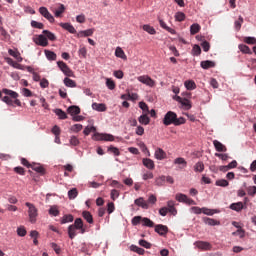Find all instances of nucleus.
Here are the masks:
<instances>
[{
	"label": "nucleus",
	"mask_w": 256,
	"mask_h": 256,
	"mask_svg": "<svg viewBox=\"0 0 256 256\" xmlns=\"http://www.w3.org/2000/svg\"><path fill=\"white\" fill-rule=\"evenodd\" d=\"M185 123V118H177V114L173 111H168L163 118V124L166 125V127H169V125H175L178 127L179 125H185Z\"/></svg>",
	"instance_id": "1"
},
{
	"label": "nucleus",
	"mask_w": 256,
	"mask_h": 256,
	"mask_svg": "<svg viewBox=\"0 0 256 256\" xmlns=\"http://www.w3.org/2000/svg\"><path fill=\"white\" fill-rule=\"evenodd\" d=\"M77 231L83 235L85 233V225L83 224V219L76 218L74 224L68 227V236L70 239H75L77 237Z\"/></svg>",
	"instance_id": "2"
},
{
	"label": "nucleus",
	"mask_w": 256,
	"mask_h": 256,
	"mask_svg": "<svg viewBox=\"0 0 256 256\" xmlns=\"http://www.w3.org/2000/svg\"><path fill=\"white\" fill-rule=\"evenodd\" d=\"M26 207H28V215L30 219V223H36L37 221V207L35 205L31 204L30 202L25 203Z\"/></svg>",
	"instance_id": "3"
},
{
	"label": "nucleus",
	"mask_w": 256,
	"mask_h": 256,
	"mask_svg": "<svg viewBox=\"0 0 256 256\" xmlns=\"http://www.w3.org/2000/svg\"><path fill=\"white\" fill-rule=\"evenodd\" d=\"M57 65L59 69L66 75V77H75V74L73 73V70L67 66V64L63 61H58Z\"/></svg>",
	"instance_id": "4"
},
{
	"label": "nucleus",
	"mask_w": 256,
	"mask_h": 256,
	"mask_svg": "<svg viewBox=\"0 0 256 256\" xmlns=\"http://www.w3.org/2000/svg\"><path fill=\"white\" fill-rule=\"evenodd\" d=\"M175 199L179 203H186V205H196L195 200L188 198V196L183 193H177Z\"/></svg>",
	"instance_id": "5"
},
{
	"label": "nucleus",
	"mask_w": 256,
	"mask_h": 256,
	"mask_svg": "<svg viewBox=\"0 0 256 256\" xmlns=\"http://www.w3.org/2000/svg\"><path fill=\"white\" fill-rule=\"evenodd\" d=\"M39 13H40V15H42V17L47 19V21H49V23H55V17H53V14L49 12L47 7H40Z\"/></svg>",
	"instance_id": "6"
},
{
	"label": "nucleus",
	"mask_w": 256,
	"mask_h": 256,
	"mask_svg": "<svg viewBox=\"0 0 256 256\" xmlns=\"http://www.w3.org/2000/svg\"><path fill=\"white\" fill-rule=\"evenodd\" d=\"M95 141H115V136L111 134H94Z\"/></svg>",
	"instance_id": "7"
},
{
	"label": "nucleus",
	"mask_w": 256,
	"mask_h": 256,
	"mask_svg": "<svg viewBox=\"0 0 256 256\" xmlns=\"http://www.w3.org/2000/svg\"><path fill=\"white\" fill-rule=\"evenodd\" d=\"M33 41L36 45H39L40 47H47V45H49V41L44 34L38 35L36 38L33 39Z\"/></svg>",
	"instance_id": "8"
},
{
	"label": "nucleus",
	"mask_w": 256,
	"mask_h": 256,
	"mask_svg": "<svg viewBox=\"0 0 256 256\" xmlns=\"http://www.w3.org/2000/svg\"><path fill=\"white\" fill-rule=\"evenodd\" d=\"M138 81L148 87H155V80L151 79L148 75L139 76Z\"/></svg>",
	"instance_id": "9"
},
{
	"label": "nucleus",
	"mask_w": 256,
	"mask_h": 256,
	"mask_svg": "<svg viewBox=\"0 0 256 256\" xmlns=\"http://www.w3.org/2000/svg\"><path fill=\"white\" fill-rule=\"evenodd\" d=\"M195 245L198 249H201L202 251H211L213 247L211 243L205 241H197L195 242Z\"/></svg>",
	"instance_id": "10"
},
{
	"label": "nucleus",
	"mask_w": 256,
	"mask_h": 256,
	"mask_svg": "<svg viewBox=\"0 0 256 256\" xmlns=\"http://www.w3.org/2000/svg\"><path fill=\"white\" fill-rule=\"evenodd\" d=\"M155 232L161 236L167 235V233L169 232V228H167V226H165L163 224H158L155 226Z\"/></svg>",
	"instance_id": "11"
},
{
	"label": "nucleus",
	"mask_w": 256,
	"mask_h": 256,
	"mask_svg": "<svg viewBox=\"0 0 256 256\" xmlns=\"http://www.w3.org/2000/svg\"><path fill=\"white\" fill-rule=\"evenodd\" d=\"M213 145L219 153H226L227 151V146L224 145L223 143L219 142V140H214Z\"/></svg>",
	"instance_id": "12"
},
{
	"label": "nucleus",
	"mask_w": 256,
	"mask_h": 256,
	"mask_svg": "<svg viewBox=\"0 0 256 256\" xmlns=\"http://www.w3.org/2000/svg\"><path fill=\"white\" fill-rule=\"evenodd\" d=\"M134 203L137 205V207H141L142 209H149V203H147L143 197L137 198Z\"/></svg>",
	"instance_id": "13"
},
{
	"label": "nucleus",
	"mask_w": 256,
	"mask_h": 256,
	"mask_svg": "<svg viewBox=\"0 0 256 256\" xmlns=\"http://www.w3.org/2000/svg\"><path fill=\"white\" fill-rule=\"evenodd\" d=\"M230 209H232V211H237V213H240V211H243V209H247V206H245L243 202H237L232 203L230 205Z\"/></svg>",
	"instance_id": "14"
},
{
	"label": "nucleus",
	"mask_w": 256,
	"mask_h": 256,
	"mask_svg": "<svg viewBox=\"0 0 256 256\" xmlns=\"http://www.w3.org/2000/svg\"><path fill=\"white\" fill-rule=\"evenodd\" d=\"M60 27H62V29H65V31H68V33H71L72 35H75V33H77V30L73 25H71V23H60Z\"/></svg>",
	"instance_id": "15"
},
{
	"label": "nucleus",
	"mask_w": 256,
	"mask_h": 256,
	"mask_svg": "<svg viewBox=\"0 0 256 256\" xmlns=\"http://www.w3.org/2000/svg\"><path fill=\"white\" fill-rule=\"evenodd\" d=\"M142 163L144 167H146V169H149L150 171H153V169H155V162L150 158H144L142 160Z\"/></svg>",
	"instance_id": "16"
},
{
	"label": "nucleus",
	"mask_w": 256,
	"mask_h": 256,
	"mask_svg": "<svg viewBox=\"0 0 256 256\" xmlns=\"http://www.w3.org/2000/svg\"><path fill=\"white\" fill-rule=\"evenodd\" d=\"M167 209H168V213H170L174 217H175V215H177V208H175V201H173V200L168 201Z\"/></svg>",
	"instance_id": "17"
},
{
	"label": "nucleus",
	"mask_w": 256,
	"mask_h": 256,
	"mask_svg": "<svg viewBox=\"0 0 256 256\" xmlns=\"http://www.w3.org/2000/svg\"><path fill=\"white\" fill-rule=\"evenodd\" d=\"M155 158L158 159V161H163V159H167V153L163 151V149L158 148L155 151Z\"/></svg>",
	"instance_id": "18"
},
{
	"label": "nucleus",
	"mask_w": 256,
	"mask_h": 256,
	"mask_svg": "<svg viewBox=\"0 0 256 256\" xmlns=\"http://www.w3.org/2000/svg\"><path fill=\"white\" fill-rule=\"evenodd\" d=\"M92 109H94V111L104 112L107 111V106L103 103L94 102L92 104Z\"/></svg>",
	"instance_id": "19"
},
{
	"label": "nucleus",
	"mask_w": 256,
	"mask_h": 256,
	"mask_svg": "<svg viewBox=\"0 0 256 256\" xmlns=\"http://www.w3.org/2000/svg\"><path fill=\"white\" fill-rule=\"evenodd\" d=\"M174 165H180L179 169H185L187 167V161L183 157H178L174 160Z\"/></svg>",
	"instance_id": "20"
},
{
	"label": "nucleus",
	"mask_w": 256,
	"mask_h": 256,
	"mask_svg": "<svg viewBox=\"0 0 256 256\" xmlns=\"http://www.w3.org/2000/svg\"><path fill=\"white\" fill-rule=\"evenodd\" d=\"M2 93H4V95H8V97H10L11 99H17V97H19V93L13 90H9L7 88H3Z\"/></svg>",
	"instance_id": "21"
},
{
	"label": "nucleus",
	"mask_w": 256,
	"mask_h": 256,
	"mask_svg": "<svg viewBox=\"0 0 256 256\" xmlns=\"http://www.w3.org/2000/svg\"><path fill=\"white\" fill-rule=\"evenodd\" d=\"M9 55H11V57H14L18 63H21V61H23V57H21V53L19 51H14L13 49H9L8 50Z\"/></svg>",
	"instance_id": "22"
},
{
	"label": "nucleus",
	"mask_w": 256,
	"mask_h": 256,
	"mask_svg": "<svg viewBox=\"0 0 256 256\" xmlns=\"http://www.w3.org/2000/svg\"><path fill=\"white\" fill-rule=\"evenodd\" d=\"M138 121H139L140 125H149V123H151V118H149V116H147V114H142L138 118Z\"/></svg>",
	"instance_id": "23"
},
{
	"label": "nucleus",
	"mask_w": 256,
	"mask_h": 256,
	"mask_svg": "<svg viewBox=\"0 0 256 256\" xmlns=\"http://www.w3.org/2000/svg\"><path fill=\"white\" fill-rule=\"evenodd\" d=\"M42 33L44 37H46V39H48L49 41H57V36L53 32L49 30H43Z\"/></svg>",
	"instance_id": "24"
},
{
	"label": "nucleus",
	"mask_w": 256,
	"mask_h": 256,
	"mask_svg": "<svg viewBox=\"0 0 256 256\" xmlns=\"http://www.w3.org/2000/svg\"><path fill=\"white\" fill-rule=\"evenodd\" d=\"M115 55L119 58V59H123L124 61H127V55L125 54V51H123V49L121 47H117L115 50Z\"/></svg>",
	"instance_id": "25"
},
{
	"label": "nucleus",
	"mask_w": 256,
	"mask_h": 256,
	"mask_svg": "<svg viewBox=\"0 0 256 256\" xmlns=\"http://www.w3.org/2000/svg\"><path fill=\"white\" fill-rule=\"evenodd\" d=\"M159 24H160V27H162V29H165V31H168V33H171V35H175V29L167 26V23H165V21L163 20H159Z\"/></svg>",
	"instance_id": "26"
},
{
	"label": "nucleus",
	"mask_w": 256,
	"mask_h": 256,
	"mask_svg": "<svg viewBox=\"0 0 256 256\" xmlns=\"http://www.w3.org/2000/svg\"><path fill=\"white\" fill-rule=\"evenodd\" d=\"M95 33V29L91 28L88 30H83L78 33V37H91Z\"/></svg>",
	"instance_id": "27"
},
{
	"label": "nucleus",
	"mask_w": 256,
	"mask_h": 256,
	"mask_svg": "<svg viewBox=\"0 0 256 256\" xmlns=\"http://www.w3.org/2000/svg\"><path fill=\"white\" fill-rule=\"evenodd\" d=\"M67 111L72 116L79 115V113H81V108H79V106H70Z\"/></svg>",
	"instance_id": "28"
},
{
	"label": "nucleus",
	"mask_w": 256,
	"mask_h": 256,
	"mask_svg": "<svg viewBox=\"0 0 256 256\" xmlns=\"http://www.w3.org/2000/svg\"><path fill=\"white\" fill-rule=\"evenodd\" d=\"M202 69H211L213 67H215V62L211 61V60H206V61H202L200 63Z\"/></svg>",
	"instance_id": "29"
},
{
	"label": "nucleus",
	"mask_w": 256,
	"mask_h": 256,
	"mask_svg": "<svg viewBox=\"0 0 256 256\" xmlns=\"http://www.w3.org/2000/svg\"><path fill=\"white\" fill-rule=\"evenodd\" d=\"M82 217H84L85 221L89 223L90 225H93V215H91V212L89 211H83Z\"/></svg>",
	"instance_id": "30"
},
{
	"label": "nucleus",
	"mask_w": 256,
	"mask_h": 256,
	"mask_svg": "<svg viewBox=\"0 0 256 256\" xmlns=\"http://www.w3.org/2000/svg\"><path fill=\"white\" fill-rule=\"evenodd\" d=\"M45 55L48 61H57V54L51 50H45Z\"/></svg>",
	"instance_id": "31"
},
{
	"label": "nucleus",
	"mask_w": 256,
	"mask_h": 256,
	"mask_svg": "<svg viewBox=\"0 0 256 256\" xmlns=\"http://www.w3.org/2000/svg\"><path fill=\"white\" fill-rule=\"evenodd\" d=\"M73 215L71 214H67V215H64L62 218H61V225H65V223H73Z\"/></svg>",
	"instance_id": "32"
},
{
	"label": "nucleus",
	"mask_w": 256,
	"mask_h": 256,
	"mask_svg": "<svg viewBox=\"0 0 256 256\" xmlns=\"http://www.w3.org/2000/svg\"><path fill=\"white\" fill-rule=\"evenodd\" d=\"M180 104L182 105L183 109H185L186 111H189V109L193 107V105H191V102L187 98H183Z\"/></svg>",
	"instance_id": "33"
},
{
	"label": "nucleus",
	"mask_w": 256,
	"mask_h": 256,
	"mask_svg": "<svg viewBox=\"0 0 256 256\" xmlns=\"http://www.w3.org/2000/svg\"><path fill=\"white\" fill-rule=\"evenodd\" d=\"M204 223L206 225H210L211 227H215V225H221V223L213 218H204Z\"/></svg>",
	"instance_id": "34"
},
{
	"label": "nucleus",
	"mask_w": 256,
	"mask_h": 256,
	"mask_svg": "<svg viewBox=\"0 0 256 256\" xmlns=\"http://www.w3.org/2000/svg\"><path fill=\"white\" fill-rule=\"evenodd\" d=\"M142 226L143 227H155V223L147 217H144V218L142 217Z\"/></svg>",
	"instance_id": "35"
},
{
	"label": "nucleus",
	"mask_w": 256,
	"mask_h": 256,
	"mask_svg": "<svg viewBox=\"0 0 256 256\" xmlns=\"http://www.w3.org/2000/svg\"><path fill=\"white\" fill-rule=\"evenodd\" d=\"M186 89H188V91H193V89L197 88V85L195 84V81L193 80H187L184 83Z\"/></svg>",
	"instance_id": "36"
},
{
	"label": "nucleus",
	"mask_w": 256,
	"mask_h": 256,
	"mask_svg": "<svg viewBox=\"0 0 256 256\" xmlns=\"http://www.w3.org/2000/svg\"><path fill=\"white\" fill-rule=\"evenodd\" d=\"M194 171L196 173H203V171H205V164H203V162H197L194 165Z\"/></svg>",
	"instance_id": "37"
},
{
	"label": "nucleus",
	"mask_w": 256,
	"mask_h": 256,
	"mask_svg": "<svg viewBox=\"0 0 256 256\" xmlns=\"http://www.w3.org/2000/svg\"><path fill=\"white\" fill-rule=\"evenodd\" d=\"M199 31H201V25L195 23L190 26V33L192 35H197V33H199Z\"/></svg>",
	"instance_id": "38"
},
{
	"label": "nucleus",
	"mask_w": 256,
	"mask_h": 256,
	"mask_svg": "<svg viewBox=\"0 0 256 256\" xmlns=\"http://www.w3.org/2000/svg\"><path fill=\"white\" fill-rule=\"evenodd\" d=\"M130 251H133L134 253H137L138 255H145V249L139 248L136 245H131Z\"/></svg>",
	"instance_id": "39"
},
{
	"label": "nucleus",
	"mask_w": 256,
	"mask_h": 256,
	"mask_svg": "<svg viewBox=\"0 0 256 256\" xmlns=\"http://www.w3.org/2000/svg\"><path fill=\"white\" fill-rule=\"evenodd\" d=\"M64 13H65V5L60 4V6L55 10L54 15L55 17L59 18Z\"/></svg>",
	"instance_id": "40"
},
{
	"label": "nucleus",
	"mask_w": 256,
	"mask_h": 256,
	"mask_svg": "<svg viewBox=\"0 0 256 256\" xmlns=\"http://www.w3.org/2000/svg\"><path fill=\"white\" fill-rule=\"evenodd\" d=\"M64 85L66 87H77V83L74 80H71V78H64Z\"/></svg>",
	"instance_id": "41"
},
{
	"label": "nucleus",
	"mask_w": 256,
	"mask_h": 256,
	"mask_svg": "<svg viewBox=\"0 0 256 256\" xmlns=\"http://www.w3.org/2000/svg\"><path fill=\"white\" fill-rule=\"evenodd\" d=\"M108 153H112L113 155H115V157H119V155H121L119 148L115 146L108 147Z\"/></svg>",
	"instance_id": "42"
},
{
	"label": "nucleus",
	"mask_w": 256,
	"mask_h": 256,
	"mask_svg": "<svg viewBox=\"0 0 256 256\" xmlns=\"http://www.w3.org/2000/svg\"><path fill=\"white\" fill-rule=\"evenodd\" d=\"M54 113H56L59 119H67V113H65V111H63L62 109H55Z\"/></svg>",
	"instance_id": "43"
},
{
	"label": "nucleus",
	"mask_w": 256,
	"mask_h": 256,
	"mask_svg": "<svg viewBox=\"0 0 256 256\" xmlns=\"http://www.w3.org/2000/svg\"><path fill=\"white\" fill-rule=\"evenodd\" d=\"M239 50L242 52V53H246L247 55H251V49L249 48V46L247 45H244V44H240L239 46Z\"/></svg>",
	"instance_id": "44"
},
{
	"label": "nucleus",
	"mask_w": 256,
	"mask_h": 256,
	"mask_svg": "<svg viewBox=\"0 0 256 256\" xmlns=\"http://www.w3.org/2000/svg\"><path fill=\"white\" fill-rule=\"evenodd\" d=\"M143 29H144V31H146V33H149L150 35H155V33H157V31L155 30V28H153L152 26L147 25V24H145V25L143 26Z\"/></svg>",
	"instance_id": "45"
},
{
	"label": "nucleus",
	"mask_w": 256,
	"mask_h": 256,
	"mask_svg": "<svg viewBox=\"0 0 256 256\" xmlns=\"http://www.w3.org/2000/svg\"><path fill=\"white\" fill-rule=\"evenodd\" d=\"M243 17L239 16L238 20L234 22L236 31H241V26L243 25Z\"/></svg>",
	"instance_id": "46"
},
{
	"label": "nucleus",
	"mask_w": 256,
	"mask_h": 256,
	"mask_svg": "<svg viewBox=\"0 0 256 256\" xmlns=\"http://www.w3.org/2000/svg\"><path fill=\"white\" fill-rule=\"evenodd\" d=\"M215 185L217 187H229V181L225 180V179H220V180H217Z\"/></svg>",
	"instance_id": "47"
},
{
	"label": "nucleus",
	"mask_w": 256,
	"mask_h": 256,
	"mask_svg": "<svg viewBox=\"0 0 256 256\" xmlns=\"http://www.w3.org/2000/svg\"><path fill=\"white\" fill-rule=\"evenodd\" d=\"M31 27H33V29H44L45 25L41 22H37L35 20L31 21Z\"/></svg>",
	"instance_id": "48"
},
{
	"label": "nucleus",
	"mask_w": 256,
	"mask_h": 256,
	"mask_svg": "<svg viewBox=\"0 0 256 256\" xmlns=\"http://www.w3.org/2000/svg\"><path fill=\"white\" fill-rule=\"evenodd\" d=\"M17 235L19 237H25V235H27V229H25V226H20L17 228Z\"/></svg>",
	"instance_id": "49"
},
{
	"label": "nucleus",
	"mask_w": 256,
	"mask_h": 256,
	"mask_svg": "<svg viewBox=\"0 0 256 256\" xmlns=\"http://www.w3.org/2000/svg\"><path fill=\"white\" fill-rule=\"evenodd\" d=\"M142 222H143V217H142V216H135V217H133L132 220H131V223H132V225H134V226H137V225H139V224L142 223Z\"/></svg>",
	"instance_id": "50"
},
{
	"label": "nucleus",
	"mask_w": 256,
	"mask_h": 256,
	"mask_svg": "<svg viewBox=\"0 0 256 256\" xmlns=\"http://www.w3.org/2000/svg\"><path fill=\"white\" fill-rule=\"evenodd\" d=\"M155 185H157L158 187H163V185H165V176H160L156 178Z\"/></svg>",
	"instance_id": "51"
},
{
	"label": "nucleus",
	"mask_w": 256,
	"mask_h": 256,
	"mask_svg": "<svg viewBox=\"0 0 256 256\" xmlns=\"http://www.w3.org/2000/svg\"><path fill=\"white\" fill-rule=\"evenodd\" d=\"M69 142H70V145H72L73 147H77V145L81 143L79 141V138H77V136H71Z\"/></svg>",
	"instance_id": "52"
},
{
	"label": "nucleus",
	"mask_w": 256,
	"mask_h": 256,
	"mask_svg": "<svg viewBox=\"0 0 256 256\" xmlns=\"http://www.w3.org/2000/svg\"><path fill=\"white\" fill-rule=\"evenodd\" d=\"M79 195V192L76 190V188H73L68 191V197L69 199H75Z\"/></svg>",
	"instance_id": "53"
},
{
	"label": "nucleus",
	"mask_w": 256,
	"mask_h": 256,
	"mask_svg": "<svg viewBox=\"0 0 256 256\" xmlns=\"http://www.w3.org/2000/svg\"><path fill=\"white\" fill-rule=\"evenodd\" d=\"M192 53L194 56L199 57L201 55V46L200 45H194L192 49Z\"/></svg>",
	"instance_id": "54"
},
{
	"label": "nucleus",
	"mask_w": 256,
	"mask_h": 256,
	"mask_svg": "<svg viewBox=\"0 0 256 256\" xmlns=\"http://www.w3.org/2000/svg\"><path fill=\"white\" fill-rule=\"evenodd\" d=\"M32 169L33 171H36V173H41L42 175L45 173V168L39 164L32 166Z\"/></svg>",
	"instance_id": "55"
},
{
	"label": "nucleus",
	"mask_w": 256,
	"mask_h": 256,
	"mask_svg": "<svg viewBox=\"0 0 256 256\" xmlns=\"http://www.w3.org/2000/svg\"><path fill=\"white\" fill-rule=\"evenodd\" d=\"M106 86L108 87V89H110V91H113V89H115V81L111 80V78H107Z\"/></svg>",
	"instance_id": "56"
},
{
	"label": "nucleus",
	"mask_w": 256,
	"mask_h": 256,
	"mask_svg": "<svg viewBox=\"0 0 256 256\" xmlns=\"http://www.w3.org/2000/svg\"><path fill=\"white\" fill-rule=\"evenodd\" d=\"M139 246L144 247V249H151V243H149L147 240H139Z\"/></svg>",
	"instance_id": "57"
},
{
	"label": "nucleus",
	"mask_w": 256,
	"mask_h": 256,
	"mask_svg": "<svg viewBox=\"0 0 256 256\" xmlns=\"http://www.w3.org/2000/svg\"><path fill=\"white\" fill-rule=\"evenodd\" d=\"M49 214H50V215H53V217L59 216V209L57 208V206H52V207L49 209Z\"/></svg>",
	"instance_id": "58"
},
{
	"label": "nucleus",
	"mask_w": 256,
	"mask_h": 256,
	"mask_svg": "<svg viewBox=\"0 0 256 256\" xmlns=\"http://www.w3.org/2000/svg\"><path fill=\"white\" fill-rule=\"evenodd\" d=\"M71 131H73V133H79V131H81L83 129V125L81 124H74L73 126H71Z\"/></svg>",
	"instance_id": "59"
},
{
	"label": "nucleus",
	"mask_w": 256,
	"mask_h": 256,
	"mask_svg": "<svg viewBox=\"0 0 256 256\" xmlns=\"http://www.w3.org/2000/svg\"><path fill=\"white\" fill-rule=\"evenodd\" d=\"M148 205H155V203H157V196L154 194H151L147 200Z\"/></svg>",
	"instance_id": "60"
},
{
	"label": "nucleus",
	"mask_w": 256,
	"mask_h": 256,
	"mask_svg": "<svg viewBox=\"0 0 256 256\" xmlns=\"http://www.w3.org/2000/svg\"><path fill=\"white\" fill-rule=\"evenodd\" d=\"M175 19H176V21H179V22L185 21V13H183V12H177V13L175 14Z\"/></svg>",
	"instance_id": "61"
},
{
	"label": "nucleus",
	"mask_w": 256,
	"mask_h": 256,
	"mask_svg": "<svg viewBox=\"0 0 256 256\" xmlns=\"http://www.w3.org/2000/svg\"><path fill=\"white\" fill-rule=\"evenodd\" d=\"M232 235H238L240 239L245 237V230L239 228L236 232H233Z\"/></svg>",
	"instance_id": "62"
},
{
	"label": "nucleus",
	"mask_w": 256,
	"mask_h": 256,
	"mask_svg": "<svg viewBox=\"0 0 256 256\" xmlns=\"http://www.w3.org/2000/svg\"><path fill=\"white\" fill-rule=\"evenodd\" d=\"M3 103H6V105H10L13 106V99H11V97L9 96H4L2 98Z\"/></svg>",
	"instance_id": "63"
},
{
	"label": "nucleus",
	"mask_w": 256,
	"mask_h": 256,
	"mask_svg": "<svg viewBox=\"0 0 256 256\" xmlns=\"http://www.w3.org/2000/svg\"><path fill=\"white\" fill-rule=\"evenodd\" d=\"M248 195H251L252 197L256 195V186H250L248 188Z\"/></svg>",
	"instance_id": "64"
}]
</instances>
